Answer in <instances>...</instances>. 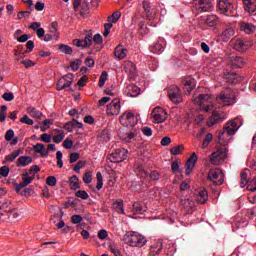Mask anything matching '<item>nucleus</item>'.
<instances>
[{"label": "nucleus", "instance_id": "nucleus-1", "mask_svg": "<svg viewBox=\"0 0 256 256\" xmlns=\"http://www.w3.org/2000/svg\"><path fill=\"white\" fill-rule=\"evenodd\" d=\"M239 131V124L235 120L229 121L225 126H224V131L220 132L218 135V141L220 145H227V141H225V134L227 135H235Z\"/></svg>", "mask_w": 256, "mask_h": 256}, {"label": "nucleus", "instance_id": "nucleus-2", "mask_svg": "<svg viewBox=\"0 0 256 256\" xmlns=\"http://www.w3.org/2000/svg\"><path fill=\"white\" fill-rule=\"evenodd\" d=\"M216 100L220 105H224V106L235 105V103H237L235 92L231 91V89L229 88L222 91L216 97Z\"/></svg>", "mask_w": 256, "mask_h": 256}, {"label": "nucleus", "instance_id": "nucleus-3", "mask_svg": "<svg viewBox=\"0 0 256 256\" xmlns=\"http://www.w3.org/2000/svg\"><path fill=\"white\" fill-rule=\"evenodd\" d=\"M125 243L130 247H143L147 243V240L143 235L133 232L125 237Z\"/></svg>", "mask_w": 256, "mask_h": 256}, {"label": "nucleus", "instance_id": "nucleus-4", "mask_svg": "<svg viewBox=\"0 0 256 256\" xmlns=\"http://www.w3.org/2000/svg\"><path fill=\"white\" fill-rule=\"evenodd\" d=\"M218 9L226 17H233L235 15V4L232 0H219Z\"/></svg>", "mask_w": 256, "mask_h": 256}, {"label": "nucleus", "instance_id": "nucleus-5", "mask_svg": "<svg viewBox=\"0 0 256 256\" xmlns=\"http://www.w3.org/2000/svg\"><path fill=\"white\" fill-rule=\"evenodd\" d=\"M192 6L198 13H207L213 10V2L211 0H193Z\"/></svg>", "mask_w": 256, "mask_h": 256}, {"label": "nucleus", "instance_id": "nucleus-6", "mask_svg": "<svg viewBox=\"0 0 256 256\" xmlns=\"http://www.w3.org/2000/svg\"><path fill=\"white\" fill-rule=\"evenodd\" d=\"M227 148H220L216 152H213L210 156V162L212 165H220L227 159Z\"/></svg>", "mask_w": 256, "mask_h": 256}, {"label": "nucleus", "instance_id": "nucleus-7", "mask_svg": "<svg viewBox=\"0 0 256 256\" xmlns=\"http://www.w3.org/2000/svg\"><path fill=\"white\" fill-rule=\"evenodd\" d=\"M207 179L208 181H211L213 185L216 186L223 185V181H225L223 172L219 169H211L208 172Z\"/></svg>", "mask_w": 256, "mask_h": 256}, {"label": "nucleus", "instance_id": "nucleus-8", "mask_svg": "<svg viewBox=\"0 0 256 256\" xmlns=\"http://www.w3.org/2000/svg\"><path fill=\"white\" fill-rule=\"evenodd\" d=\"M168 97L172 103L179 104L183 101V95L181 94V89L177 86H170L168 89Z\"/></svg>", "mask_w": 256, "mask_h": 256}, {"label": "nucleus", "instance_id": "nucleus-9", "mask_svg": "<svg viewBox=\"0 0 256 256\" xmlns=\"http://www.w3.org/2000/svg\"><path fill=\"white\" fill-rule=\"evenodd\" d=\"M127 153H129V152L125 148L116 149L115 152L110 154V157H109L110 162L111 163H123V161H125V159H127Z\"/></svg>", "mask_w": 256, "mask_h": 256}, {"label": "nucleus", "instance_id": "nucleus-10", "mask_svg": "<svg viewBox=\"0 0 256 256\" xmlns=\"http://www.w3.org/2000/svg\"><path fill=\"white\" fill-rule=\"evenodd\" d=\"M168 116L169 114H167V111L161 107H156L152 111V119H154V123H163L164 121H167Z\"/></svg>", "mask_w": 256, "mask_h": 256}, {"label": "nucleus", "instance_id": "nucleus-11", "mask_svg": "<svg viewBox=\"0 0 256 256\" xmlns=\"http://www.w3.org/2000/svg\"><path fill=\"white\" fill-rule=\"evenodd\" d=\"M137 137H139V129L132 128L128 132L121 134L120 139L124 143H133V141H137Z\"/></svg>", "mask_w": 256, "mask_h": 256}, {"label": "nucleus", "instance_id": "nucleus-12", "mask_svg": "<svg viewBox=\"0 0 256 256\" xmlns=\"http://www.w3.org/2000/svg\"><path fill=\"white\" fill-rule=\"evenodd\" d=\"M119 103V98H114L106 108L107 115H119L121 113V105Z\"/></svg>", "mask_w": 256, "mask_h": 256}, {"label": "nucleus", "instance_id": "nucleus-13", "mask_svg": "<svg viewBox=\"0 0 256 256\" xmlns=\"http://www.w3.org/2000/svg\"><path fill=\"white\" fill-rule=\"evenodd\" d=\"M252 45H253L252 41H247L245 39H238L234 44V49L235 51H238L240 53H245V51H247V49H250Z\"/></svg>", "mask_w": 256, "mask_h": 256}, {"label": "nucleus", "instance_id": "nucleus-14", "mask_svg": "<svg viewBox=\"0 0 256 256\" xmlns=\"http://www.w3.org/2000/svg\"><path fill=\"white\" fill-rule=\"evenodd\" d=\"M182 83L184 85L183 89H184L185 95H189L191 93V90L195 89V85H197V82L195 81V79L191 77H187L182 81Z\"/></svg>", "mask_w": 256, "mask_h": 256}, {"label": "nucleus", "instance_id": "nucleus-15", "mask_svg": "<svg viewBox=\"0 0 256 256\" xmlns=\"http://www.w3.org/2000/svg\"><path fill=\"white\" fill-rule=\"evenodd\" d=\"M244 10L249 15H256V0H242Z\"/></svg>", "mask_w": 256, "mask_h": 256}, {"label": "nucleus", "instance_id": "nucleus-16", "mask_svg": "<svg viewBox=\"0 0 256 256\" xmlns=\"http://www.w3.org/2000/svg\"><path fill=\"white\" fill-rule=\"evenodd\" d=\"M240 31H243V33H246V35H253L256 31V26L249 22H240Z\"/></svg>", "mask_w": 256, "mask_h": 256}, {"label": "nucleus", "instance_id": "nucleus-17", "mask_svg": "<svg viewBox=\"0 0 256 256\" xmlns=\"http://www.w3.org/2000/svg\"><path fill=\"white\" fill-rule=\"evenodd\" d=\"M197 163V154L193 153L190 158L186 162V175H191V171L195 168V165Z\"/></svg>", "mask_w": 256, "mask_h": 256}, {"label": "nucleus", "instance_id": "nucleus-18", "mask_svg": "<svg viewBox=\"0 0 256 256\" xmlns=\"http://www.w3.org/2000/svg\"><path fill=\"white\" fill-rule=\"evenodd\" d=\"M124 71L130 77V79H133V77L137 75V67L133 64V62H126Z\"/></svg>", "mask_w": 256, "mask_h": 256}, {"label": "nucleus", "instance_id": "nucleus-19", "mask_svg": "<svg viewBox=\"0 0 256 256\" xmlns=\"http://www.w3.org/2000/svg\"><path fill=\"white\" fill-rule=\"evenodd\" d=\"M140 93L141 89L134 84H130L126 88V95H128V97H139Z\"/></svg>", "mask_w": 256, "mask_h": 256}, {"label": "nucleus", "instance_id": "nucleus-20", "mask_svg": "<svg viewBox=\"0 0 256 256\" xmlns=\"http://www.w3.org/2000/svg\"><path fill=\"white\" fill-rule=\"evenodd\" d=\"M33 163V157L30 156H20L16 161V167H27Z\"/></svg>", "mask_w": 256, "mask_h": 256}, {"label": "nucleus", "instance_id": "nucleus-21", "mask_svg": "<svg viewBox=\"0 0 256 256\" xmlns=\"http://www.w3.org/2000/svg\"><path fill=\"white\" fill-rule=\"evenodd\" d=\"M221 121H223V118L219 115V113H217V111H213L207 125L208 127H213V125H217V123H221Z\"/></svg>", "mask_w": 256, "mask_h": 256}, {"label": "nucleus", "instance_id": "nucleus-22", "mask_svg": "<svg viewBox=\"0 0 256 256\" xmlns=\"http://www.w3.org/2000/svg\"><path fill=\"white\" fill-rule=\"evenodd\" d=\"M34 153H39L41 157H47L49 155V150L45 149V145L42 143H37L33 147Z\"/></svg>", "mask_w": 256, "mask_h": 256}, {"label": "nucleus", "instance_id": "nucleus-23", "mask_svg": "<svg viewBox=\"0 0 256 256\" xmlns=\"http://www.w3.org/2000/svg\"><path fill=\"white\" fill-rule=\"evenodd\" d=\"M147 209L143 207V204L141 202H134L132 205V212L134 215H143Z\"/></svg>", "mask_w": 256, "mask_h": 256}, {"label": "nucleus", "instance_id": "nucleus-24", "mask_svg": "<svg viewBox=\"0 0 256 256\" xmlns=\"http://www.w3.org/2000/svg\"><path fill=\"white\" fill-rule=\"evenodd\" d=\"M225 79L228 83H232L234 85L241 81V77L235 72L226 74Z\"/></svg>", "mask_w": 256, "mask_h": 256}, {"label": "nucleus", "instance_id": "nucleus-25", "mask_svg": "<svg viewBox=\"0 0 256 256\" xmlns=\"http://www.w3.org/2000/svg\"><path fill=\"white\" fill-rule=\"evenodd\" d=\"M207 199H209V195L207 194V190L202 189L198 192V196L196 198L197 203L201 205L207 203Z\"/></svg>", "mask_w": 256, "mask_h": 256}, {"label": "nucleus", "instance_id": "nucleus-26", "mask_svg": "<svg viewBox=\"0 0 256 256\" xmlns=\"http://www.w3.org/2000/svg\"><path fill=\"white\" fill-rule=\"evenodd\" d=\"M249 169H244L241 173H240V186L241 187H247V184L249 183Z\"/></svg>", "mask_w": 256, "mask_h": 256}, {"label": "nucleus", "instance_id": "nucleus-27", "mask_svg": "<svg viewBox=\"0 0 256 256\" xmlns=\"http://www.w3.org/2000/svg\"><path fill=\"white\" fill-rule=\"evenodd\" d=\"M114 55L119 59H125V57H127V49L123 48L121 45H118L115 48Z\"/></svg>", "mask_w": 256, "mask_h": 256}, {"label": "nucleus", "instance_id": "nucleus-28", "mask_svg": "<svg viewBox=\"0 0 256 256\" xmlns=\"http://www.w3.org/2000/svg\"><path fill=\"white\" fill-rule=\"evenodd\" d=\"M231 64L233 65V67L240 69L241 67H243V65H245V60L240 56H233L231 58Z\"/></svg>", "mask_w": 256, "mask_h": 256}, {"label": "nucleus", "instance_id": "nucleus-29", "mask_svg": "<svg viewBox=\"0 0 256 256\" xmlns=\"http://www.w3.org/2000/svg\"><path fill=\"white\" fill-rule=\"evenodd\" d=\"M206 25L208 27H216L217 23H219V18L217 15H208L205 20Z\"/></svg>", "mask_w": 256, "mask_h": 256}, {"label": "nucleus", "instance_id": "nucleus-30", "mask_svg": "<svg viewBox=\"0 0 256 256\" xmlns=\"http://www.w3.org/2000/svg\"><path fill=\"white\" fill-rule=\"evenodd\" d=\"M209 99V94H200L193 98V103H195V105H203V103H205V101H209Z\"/></svg>", "mask_w": 256, "mask_h": 256}, {"label": "nucleus", "instance_id": "nucleus-31", "mask_svg": "<svg viewBox=\"0 0 256 256\" xmlns=\"http://www.w3.org/2000/svg\"><path fill=\"white\" fill-rule=\"evenodd\" d=\"M233 35H235V30H233V28H227L222 32L221 37L223 41L227 42L233 37Z\"/></svg>", "mask_w": 256, "mask_h": 256}, {"label": "nucleus", "instance_id": "nucleus-32", "mask_svg": "<svg viewBox=\"0 0 256 256\" xmlns=\"http://www.w3.org/2000/svg\"><path fill=\"white\" fill-rule=\"evenodd\" d=\"M70 189L72 191H77V189H81V185H79V178H77V175H73L70 177Z\"/></svg>", "mask_w": 256, "mask_h": 256}, {"label": "nucleus", "instance_id": "nucleus-33", "mask_svg": "<svg viewBox=\"0 0 256 256\" xmlns=\"http://www.w3.org/2000/svg\"><path fill=\"white\" fill-rule=\"evenodd\" d=\"M163 250V244L161 242H157L155 245L151 246L150 248V255L155 256L159 255Z\"/></svg>", "mask_w": 256, "mask_h": 256}, {"label": "nucleus", "instance_id": "nucleus-34", "mask_svg": "<svg viewBox=\"0 0 256 256\" xmlns=\"http://www.w3.org/2000/svg\"><path fill=\"white\" fill-rule=\"evenodd\" d=\"M112 207L120 215H125V209L123 208V200H117L116 202L113 203Z\"/></svg>", "mask_w": 256, "mask_h": 256}, {"label": "nucleus", "instance_id": "nucleus-35", "mask_svg": "<svg viewBox=\"0 0 256 256\" xmlns=\"http://www.w3.org/2000/svg\"><path fill=\"white\" fill-rule=\"evenodd\" d=\"M149 49L151 53H155L157 55H161V53L164 51L163 44L161 43H155L154 45L150 46Z\"/></svg>", "mask_w": 256, "mask_h": 256}, {"label": "nucleus", "instance_id": "nucleus-36", "mask_svg": "<svg viewBox=\"0 0 256 256\" xmlns=\"http://www.w3.org/2000/svg\"><path fill=\"white\" fill-rule=\"evenodd\" d=\"M35 179V177H31L29 176V173L25 172L22 174V184L24 187H27V185H31V183H33V180Z\"/></svg>", "mask_w": 256, "mask_h": 256}, {"label": "nucleus", "instance_id": "nucleus-37", "mask_svg": "<svg viewBox=\"0 0 256 256\" xmlns=\"http://www.w3.org/2000/svg\"><path fill=\"white\" fill-rule=\"evenodd\" d=\"M67 87H71V84H67V81L62 77L58 80L57 83V91H63V89H67Z\"/></svg>", "mask_w": 256, "mask_h": 256}, {"label": "nucleus", "instance_id": "nucleus-38", "mask_svg": "<svg viewBox=\"0 0 256 256\" xmlns=\"http://www.w3.org/2000/svg\"><path fill=\"white\" fill-rule=\"evenodd\" d=\"M59 50L61 51V53H65L66 55H71V53H73V48H71V46L65 45V44H60Z\"/></svg>", "mask_w": 256, "mask_h": 256}, {"label": "nucleus", "instance_id": "nucleus-39", "mask_svg": "<svg viewBox=\"0 0 256 256\" xmlns=\"http://www.w3.org/2000/svg\"><path fill=\"white\" fill-rule=\"evenodd\" d=\"M211 141H213V134L208 133L202 142V149H207V147H209V143H211Z\"/></svg>", "mask_w": 256, "mask_h": 256}, {"label": "nucleus", "instance_id": "nucleus-40", "mask_svg": "<svg viewBox=\"0 0 256 256\" xmlns=\"http://www.w3.org/2000/svg\"><path fill=\"white\" fill-rule=\"evenodd\" d=\"M82 40H84V45H86V47H91V45H93V34L91 33V30L88 32V34H86L85 38Z\"/></svg>", "mask_w": 256, "mask_h": 256}, {"label": "nucleus", "instance_id": "nucleus-41", "mask_svg": "<svg viewBox=\"0 0 256 256\" xmlns=\"http://www.w3.org/2000/svg\"><path fill=\"white\" fill-rule=\"evenodd\" d=\"M183 149H185L183 145L174 146L170 149V153L171 155H181V153H183Z\"/></svg>", "mask_w": 256, "mask_h": 256}, {"label": "nucleus", "instance_id": "nucleus-42", "mask_svg": "<svg viewBox=\"0 0 256 256\" xmlns=\"http://www.w3.org/2000/svg\"><path fill=\"white\" fill-rule=\"evenodd\" d=\"M119 19H121V12L119 11L114 12L111 16L108 17V21L110 23H117Z\"/></svg>", "mask_w": 256, "mask_h": 256}, {"label": "nucleus", "instance_id": "nucleus-43", "mask_svg": "<svg viewBox=\"0 0 256 256\" xmlns=\"http://www.w3.org/2000/svg\"><path fill=\"white\" fill-rule=\"evenodd\" d=\"M96 179L98 181L96 185V189L98 191H101V189H103V175L101 174V172H97Z\"/></svg>", "mask_w": 256, "mask_h": 256}, {"label": "nucleus", "instance_id": "nucleus-44", "mask_svg": "<svg viewBox=\"0 0 256 256\" xmlns=\"http://www.w3.org/2000/svg\"><path fill=\"white\" fill-rule=\"evenodd\" d=\"M247 190L252 191V193H255L256 191V178L249 180L246 184Z\"/></svg>", "mask_w": 256, "mask_h": 256}, {"label": "nucleus", "instance_id": "nucleus-45", "mask_svg": "<svg viewBox=\"0 0 256 256\" xmlns=\"http://www.w3.org/2000/svg\"><path fill=\"white\" fill-rule=\"evenodd\" d=\"M75 197H78V199L87 200V199H89V194L85 190H78L75 193Z\"/></svg>", "mask_w": 256, "mask_h": 256}, {"label": "nucleus", "instance_id": "nucleus-46", "mask_svg": "<svg viewBox=\"0 0 256 256\" xmlns=\"http://www.w3.org/2000/svg\"><path fill=\"white\" fill-rule=\"evenodd\" d=\"M29 110L31 117H35L36 119H41V117H43V113H41L39 110L35 108H29Z\"/></svg>", "mask_w": 256, "mask_h": 256}, {"label": "nucleus", "instance_id": "nucleus-47", "mask_svg": "<svg viewBox=\"0 0 256 256\" xmlns=\"http://www.w3.org/2000/svg\"><path fill=\"white\" fill-rule=\"evenodd\" d=\"M7 119V106L2 105L0 107V122L3 123Z\"/></svg>", "mask_w": 256, "mask_h": 256}, {"label": "nucleus", "instance_id": "nucleus-48", "mask_svg": "<svg viewBox=\"0 0 256 256\" xmlns=\"http://www.w3.org/2000/svg\"><path fill=\"white\" fill-rule=\"evenodd\" d=\"M83 61L81 59H76L75 61L71 62L70 67L72 70L77 71L79 67H81Z\"/></svg>", "mask_w": 256, "mask_h": 256}, {"label": "nucleus", "instance_id": "nucleus-49", "mask_svg": "<svg viewBox=\"0 0 256 256\" xmlns=\"http://www.w3.org/2000/svg\"><path fill=\"white\" fill-rule=\"evenodd\" d=\"M46 185H49V187H55V185H57V178H55V176L47 177Z\"/></svg>", "mask_w": 256, "mask_h": 256}, {"label": "nucleus", "instance_id": "nucleus-50", "mask_svg": "<svg viewBox=\"0 0 256 256\" xmlns=\"http://www.w3.org/2000/svg\"><path fill=\"white\" fill-rule=\"evenodd\" d=\"M72 43L75 45V47H81L82 49L87 48V45H85V41L83 39H74Z\"/></svg>", "mask_w": 256, "mask_h": 256}, {"label": "nucleus", "instance_id": "nucleus-51", "mask_svg": "<svg viewBox=\"0 0 256 256\" xmlns=\"http://www.w3.org/2000/svg\"><path fill=\"white\" fill-rule=\"evenodd\" d=\"M85 165H86V162L81 160L77 162V164L74 166L73 171H75L76 173H80L81 169H83Z\"/></svg>", "mask_w": 256, "mask_h": 256}, {"label": "nucleus", "instance_id": "nucleus-52", "mask_svg": "<svg viewBox=\"0 0 256 256\" xmlns=\"http://www.w3.org/2000/svg\"><path fill=\"white\" fill-rule=\"evenodd\" d=\"M105 81H107V72L103 71L102 74L100 75L98 87H103V85H105Z\"/></svg>", "mask_w": 256, "mask_h": 256}, {"label": "nucleus", "instance_id": "nucleus-53", "mask_svg": "<svg viewBox=\"0 0 256 256\" xmlns=\"http://www.w3.org/2000/svg\"><path fill=\"white\" fill-rule=\"evenodd\" d=\"M141 131L146 137H151V135H153V130L149 126L142 127Z\"/></svg>", "mask_w": 256, "mask_h": 256}, {"label": "nucleus", "instance_id": "nucleus-54", "mask_svg": "<svg viewBox=\"0 0 256 256\" xmlns=\"http://www.w3.org/2000/svg\"><path fill=\"white\" fill-rule=\"evenodd\" d=\"M81 221H83V216L82 215H73L71 217V222L74 224V225H78V223H81Z\"/></svg>", "mask_w": 256, "mask_h": 256}, {"label": "nucleus", "instance_id": "nucleus-55", "mask_svg": "<svg viewBox=\"0 0 256 256\" xmlns=\"http://www.w3.org/2000/svg\"><path fill=\"white\" fill-rule=\"evenodd\" d=\"M63 139H65V132H63V131L53 137L54 143H61V141H63Z\"/></svg>", "mask_w": 256, "mask_h": 256}, {"label": "nucleus", "instance_id": "nucleus-56", "mask_svg": "<svg viewBox=\"0 0 256 256\" xmlns=\"http://www.w3.org/2000/svg\"><path fill=\"white\" fill-rule=\"evenodd\" d=\"M9 171H10V169H9L8 166H2V167L0 168V175H1L2 177H9Z\"/></svg>", "mask_w": 256, "mask_h": 256}, {"label": "nucleus", "instance_id": "nucleus-57", "mask_svg": "<svg viewBox=\"0 0 256 256\" xmlns=\"http://www.w3.org/2000/svg\"><path fill=\"white\" fill-rule=\"evenodd\" d=\"M20 123H24L25 125H33V120L29 118L28 115H24V117L20 119Z\"/></svg>", "mask_w": 256, "mask_h": 256}, {"label": "nucleus", "instance_id": "nucleus-58", "mask_svg": "<svg viewBox=\"0 0 256 256\" xmlns=\"http://www.w3.org/2000/svg\"><path fill=\"white\" fill-rule=\"evenodd\" d=\"M83 181H84V183H86V185H89V183H91V181H93V176L91 175V173L86 172L83 176Z\"/></svg>", "mask_w": 256, "mask_h": 256}, {"label": "nucleus", "instance_id": "nucleus-59", "mask_svg": "<svg viewBox=\"0 0 256 256\" xmlns=\"http://www.w3.org/2000/svg\"><path fill=\"white\" fill-rule=\"evenodd\" d=\"M13 137H15V131H13L12 129L7 130V131H6V134H5V139H6L7 141H12V140H13Z\"/></svg>", "mask_w": 256, "mask_h": 256}, {"label": "nucleus", "instance_id": "nucleus-60", "mask_svg": "<svg viewBox=\"0 0 256 256\" xmlns=\"http://www.w3.org/2000/svg\"><path fill=\"white\" fill-rule=\"evenodd\" d=\"M62 78H64V80L67 82V84L72 85L73 84V79H75V76L71 73L66 74L65 76H63Z\"/></svg>", "mask_w": 256, "mask_h": 256}, {"label": "nucleus", "instance_id": "nucleus-61", "mask_svg": "<svg viewBox=\"0 0 256 256\" xmlns=\"http://www.w3.org/2000/svg\"><path fill=\"white\" fill-rule=\"evenodd\" d=\"M150 179L151 181H159V179H161V174H159L157 171H152L150 173Z\"/></svg>", "mask_w": 256, "mask_h": 256}, {"label": "nucleus", "instance_id": "nucleus-62", "mask_svg": "<svg viewBox=\"0 0 256 256\" xmlns=\"http://www.w3.org/2000/svg\"><path fill=\"white\" fill-rule=\"evenodd\" d=\"M63 129H65L66 131H68V133H71L74 129L73 126V121H68L64 124Z\"/></svg>", "mask_w": 256, "mask_h": 256}, {"label": "nucleus", "instance_id": "nucleus-63", "mask_svg": "<svg viewBox=\"0 0 256 256\" xmlns=\"http://www.w3.org/2000/svg\"><path fill=\"white\" fill-rule=\"evenodd\" d=\"M41 141L44 143H51V135L44 133L40 136Z\"/></svg>", "mask_w": 256, "mask_h": 256}, {"label": "nucleus", "instance_id": "nucleus-64", "mask_svg": "<svg viewBox=\"0 0 256 256\" xmlns=\"http://www.w3.org/2000/svg\"><path fill=\"white\" fill-rule=\"evenodd\" d=\"M110 251L115 256H121V250H119V248H117L116 246H110Z\"/></svg>", "mask_w": 256, "mask_h": 256}]
</instances>
